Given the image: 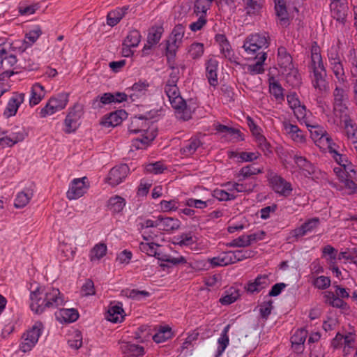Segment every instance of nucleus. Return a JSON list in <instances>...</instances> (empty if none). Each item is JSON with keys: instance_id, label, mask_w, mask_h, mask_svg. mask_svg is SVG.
<instances>
[{"instance_id": "obj_1", "label": "nucleus", "mask_w": 357, "mask_h": 357, "mask_svg": "<svg viewBox=\"0 0 357 357\" xmlns=\"http://www.w3.org/2000/svg\"><path fill=\"white\" fill-rule=\"evenodd\" d=\"M179 69L171 66V72L163 83V90L167 96L172 107L174 109L176 117L183 121H188L192 117V110L181 97L177 83L180 79Z\"/></svg>"}, {"instance_id": "obj_2", "label": "nucleus", "mask_w": 357, "mask_h": 357, "mask_svg": "<svg viewBox=\"0 0 357 357\" xmlns=\"http://www.w3.org/2000/svg\"><path fill=\"white\" fill-rule=\"evenodd\" d=\"M30 308L37 314L47 309L59 308L65 303V298L59 289L38 287L30 294Z\"/></svg>"}, {"instance_id": "obj_3", "label": "nucleus", "mask_w": 357, "mask_h": 357, "mask_svg": "<svg viewBox=\"0 0 357 357\" xmlns=\"http://www.w3.org/2000/svg\"><path fill=\"white\" fill-rule=\"evenodd\" d=\"M311 83L316 93L322 96L329 91V84L326 80V69L324 65L320 47L314 42L311 48V61L309 66Z\"/></svg>"}, {"instance_id": "obj_4", "label": "nucleus", "mask_w": 357, "mask_h": 357, "mask_svg": "<svg viewBox=\"0 0 357 357\" xmlns=\"http://www.w3.org/2000/svg\"><path fill=\"white\" fill-rule=\"evenodd\" d=\"M268 36L266 33H253L248 36L243 43V47L251 59L269 46Z\"/></svg>"}, {"instance_id": "obj_5", "label": "nucleus", "mask_w": 357, "mask_h": 357, "mask_svg": "<svg viewBox=\"0 0 357 357\" xmlns=\"http://www.w3.org/2000/svg\"><path fill=\"white\" fill-rule=\"evenodd\" d=\"M44 329L41 321H36L33 326L22 335L20 350L24 353L31 351L38 341Z\"/></svg>"}, {"instance_id": "obj_6", "label": "nucleus", "mask_w": 357, "mask_h": 357, "mask_svg": "<svg viewBox=\"0 0 357 357\" xmlns=\"http://www.w3.org/2000/svg\"><path fill=\"white\" fill-rule=\"evenodd\" d=\"M69 101V93L62 92L58 93L55 96L51 97L39 112L41 118H45L47 116L54 114V113L63 109L68 105Z\"/></svg>"}, {"instance_id": "obj_7", "label": "nucleus", "mask_w": 357, "mask_h": 357, "mask_svg": "<svg viewBox=\"0 0 357 357\" xmlns=\"http://www.w3.org/2000/svg\"><path fill=\"white\" fill-rule=\"evenodd\" d=\"M266 176L270 187L275 193L284 197L291 195L293 190L291 184L281 176L272 170H268Z\"/></svg>"}, {"instance_id": "obj_8", "label": "nucleus", "mask_w": 357, "mask_h": 357, "mask_svg": "<svg viewBox=\"0 0 357 357\" xmlns=\"http://www.w3.org/2000/svg\"><path fill=\"white\" fill-rule=\"evenodd\" d=\"M84 114V106L79 103H75L70 107L64 120V132L70 134L76 131L79 126V121Z\"/></svg>"}, {"instance_id": "obj_9", "label": "nucleus", "mask_w": 357, "mask_h": 357, "mask_svg": "<svg viewBox=\"0 0 357 357\" xmlns=\"http://www.w3.org/2000/svg\"><path fill=\"white\" fill-rule=\"evenodd\" d=\"M333 96L335 115L337 116L339 114L347 113L348 110L347 103L349 102L347 87H342L336 84L333 92Z\"/></svg>"}, {"instance_id": "obj_10", "label": "nucleus", "mask_w": 357, "mask_h": 357, "mask_svg": "<svg viewBox=\"0 0 357 357\" xmlns=\"http://www.w3.org/2000/svg\"><path fill=\"white\" fill-rule=\"evenodd\" d=\"M319 218H312L306 220L300 227L291 231L287 241L289 243L297 241L300 238L312 232L319 225Z\"/></svg>"}, {"instance_id": "obj_11", "label": "nucleus", "mask_w": 357, "mask_h": 357, "mask_svg": "<svg viewBox=\"0 0 357 357\" xmlns=\"http://www.w3.org/2000/svg\"><path fill=\"white\" fill-rule=\"evenodd\" d=\"M287 101L289 107L292 109L294 116L299 122L306 119L307 116H312V112L307 109L305 105L301 102L295 92L287 95Z\"/></svg>"}, {"instance_id": "obj_12", "label": "nucleus", "mask_w": 357, "mask_h": 357, "mask_svg": "<svg viewBox=\"0 0 357 357\" xmlns=\"http://www.w3.org/2000/svg\"><path fill=\"white\" fill-rule=\"evenodd\" d=\"M89 186V183L86 176L74 178L70 183L66 197L69 200L77 199L87 192Z\"/></svg>"}, {"instance_id": "obj_13", "label": "nucleus", "mask_w": 357, "mask_h": 357, "mask_svg": "<svg viewBox=\"0 0 357 357\" xmlns=\"http://www.w3.org/2000/svg\"><path fill=\"white\" fill-rule=\"evenodd\" d=\"M332 158L339 165V167H334L333 169V172L337 176L342 177L343 175H345L344 172H349L351 176H353V178H355L357 175L355 173V166L349 160L347 155L338 152Z\"/></svg>"}, {"instance_id": "obj_14", "label": "nucleus", "mask_w": 357, "mask_h": 357, "mask_svg": "<svg viewBox=\"0 0 357 357\" xmlns=\"http://www.w3.org/2000/svg\"><path fill=\"white\" fill-rule=\"evenodd\" d=\"M17 63L16 56L8 54L3 47L0 45V63L2 72L0 73V79L10 77L14 74L13 66Z\"/></svg>"}, {"instance_id": "obj_15", "label": "nucleus", "mask_w": 357, "mask_h": 357, "mask_svg": "<svg viewBox=\"0 0 357 357\" xmlns=\"http://www.w3.org/2000/svg\"><path fill=\"white\" fill-rule=\"evenodd\" d=\"M330 9L332 17L335 19L342 28L347 29L346 22L349 11L347 0L330 3Z\"/></svg>"}, {"instance_id": "obj_16", "label": "nucleus", "mask_w": 357, "mask_h": 357, "mask_svg": "<svg viewBox=\"0 0 357 357\" xmlns=\"http://www.w3.org/2000/svg\"><path fill=\"white\" fill-rule=\"evenodd\" d=\"M129 167L126 164H121L112 168L107 178V183L116 186L121 183L128 176Z\"/></svg>"}, {"instance_id": "obj_17", "label": "nucleus", "mask_w": 357, "mask_h": 357, "mask_svg": "<svg viewBox=\"0 0 357 357\" xmlns=\"http://www.w3.org/2000/svg\"><path fill=\"white\" fill-rule=\"evenodd\" d=\"M137 227L145 241H149L152 240L153 238V236L148 234L145 229L149 228H158V215L153 216L151 219L139 217Z\"/></svg>"}, {"instance_id": "obj_18", "label": "nucleus", "mask_w": 357, "mask_h": 357, "mask_svg": "<svg viewBox=\"0 0 357 357\" xmlns=\"http://www.w3.org/2000/svg\"><path fill=\"white\" fill-rule=\"evenodd\" d=\"M341 123L343 124L344 135L348 139H357V124L351 118L350 115L347 113L339 114Z\"/></svg>"}, {"instance_id": "obj_19", "label": "nucleus", "mask_w": 357, "mask_h": 357, "mask_svg": "<svg viewBox=\"0 0 357 357\" xmlns=\"http://www.w3.org/2000/svg\"><path fill=\"white\" fill-rule=\"evenodd\" d=\"M120 350L123 357H142L144 348L142 346L130 342H120Z\"/></svg>"}, {"instance_id": "obj_20", "label": "nucleus", "mask_w": 357, "mask_h": 357, "mask_svg": "<svg viewBox=\"0 0 357 357\" xmlns=\"http://www.w3.org/2000/svg\"><path fill=\"white\" fill-rule=\"evenodd\" d=\"M25 94L24 93H14L9 99L8 105L3 112V115L11 117L16 114L19 107L24 101Z\"/></svg>"}, {"instance_id": "obj_21", "label": "nucleus", "mask_w": 357, "mask_h": 357, "mask_svg": "<svg viewBox=\"0 0 357 357\" xmlns=\"http://www.w3.org/2000/svg\"><path fill=\"white\" fill-rule=\"evenodd\" d=\"M293 159L301 172L305 177L313 176L316 174V167L306 158L296 154L294 155Z\"/></svg>"}, {"instance_id": "obj_22", "label": "nucleus", "mask_w": 357, "mask_h": 357, "mask_svg": "<svg viewBox=\"0 0 357 357\" xmlns=\"http://www.w3.org/2000/svg\"><path fill=\"white\" fill-rule=\"evenodd\" d=\"M202 144V142L198 137L192 136L189 139L183 142L180 149V153L184 157H190L195 154Z\"/></svg>"}, {"instance_id": "obj_23", "label": "nucleus", "mask_w": 357, "mask_h": 357, "mask_svg": "<svg viewBox=\"0 0 357 357\" xmlns=\"http://www.w3.org/2000/svg\"><path fill=\"white\" fill-rule=\"evenodd\" d=\"M181 221L178 218L158 215V229L167 232H172L181 227Z\"/></svg>"}, {"instance_id": "obj_24", "label": "nucleus", "mask_w": 357, "mask_h": 357, "mask_svg": "<svg viewBox=\"0 0 357 357\" xmlns=\"http://www.w3.org/2000/svg\"><path fill=\"white\" fill-rule=\"evenodd\" d=\"M206 76L211 86L215 87L218 84V61L215 58H210L206 62Z\"/></svg>"}, {"instance_id": "obj_25", "label": "nucleus", "mask_w": 357, "mask_h": 357, "mask_svg": "<svg viewBox=\"0 0 357 357\" xmlns=\"http://www.w3.org/2000/svg\"><path fill=\"white\" fill-rule=\"evenodd\" d=\"M282 126L287 134L289 135L293 141L299 144L305 142V135L297 125L292 124L289 121H284Z\"/></svg>"}, {"instance_id": "obj_26", "label": "nucleus", "mask_w": 357, "mask_h": 357, "mask_svg": "<svg viewBox=\"0 0 357 357\" xmlns=\"http://www.w3.org/2000/svg\"><path fill=\"white\" fill-rule=\"evenodd\" d=\"M252 58L257 60L253 64H250L246 66V72L250 75H255L261 74L264 72V63L267 58L266 52H260Z\"/></svg>"}, {"instance_id": "obj_27", "label": "nucleus", "mask_w": 357, "mask_h": 357, "mask_svg": "<svg viewBox=\"0 0 357 357\" xmlns=\"http://www.w3.org/2000/svg\"><path fill=\"white\" fill-rule=\"evenodd\" d=\"M300 123H304L310 132V137L313 141L322 137L327 132L326 130L318 123L313 122L312 116H307L306 119L302 120Z\"/></svg>"}, {"instance_id": "obj_28", "label": "nucleus", "mask_w": 357, "mask_h": 357, "mask_svg": "<svg viewBox=\"0 0 357 357\" xmlns=\"http://www.w3.org/2000/svg\"><path fill=\"white\" fill-rule=\"evenodd\" d=\"M149 121L142 116L135 117L128 127V130L131 133L144 132L150 134L148 131L149 128Z\"/></svg>"}, {"instance_id": "obj_29", "label": "nucleus", "mask_w": 357, "mask_h": 357, "mask_svg": "<svg viewBox=\"0 0 357 357\" xmlns=\"http://www.w3.org/2000/svg\"><path fill=\"white\" fill-rule=\"evenodd\" d=\"M45 96V90L40 83H35L31 89L29 105L33 107L39 104Z\"/></svg>"}, {"instance_id": "obj_30", "label": "nucleus", "mask_w": 357, "mask_h": 357, "mask_svg": "<svg viewBox=\"0 0 357 357\" xmlns=\"http://www.w3.org/2000/svg\"><path fill=\"white\" fill-rule=\"evenodd\" d=\"M355 173L357 174V170L355 169ZM345 175L342 177L337 176L340 181L343 184L344 188L348 191L349 195L357 194V175L355 178L351 177L350 172H344Z\"/></svg>"}, {"instance_id": "obj_31", "label": "nucleus", "mask_w": 357, "mask_h": 357, "mask_svg": "<svg viewBox=\"0 0 357 357\" xmlns=\"http://www.w3.org/2000/svg\"><path fill=\"white\" fill-rule=\"evenodd\" d=\"M278 63L285 72L294 66L292 57L284 47L281 46L278 49Z\"/></svg>"}, {"instance_id": "obj_32", "label": "nucleus", "mask_w": 357, "mask_h": 357, "mask_svg": "<svg viewBox=\"0 0 357 357\" xmlns=\"http://www.w3.org/2000/svg\"><path fill=\"white\" fill-rule=\"evenodd\" d=\"M284 89L278 81L272 77L269 79V92L280 104L284 101Z\"/></svg>"}, {"instance_id": "obj_33", "label": "nucleus", "mask_w": 357, "mask_h": 357, "mask_svg": "<svg viewBox=\"0 0 357 357\" xmlns=\"http://www.w3.org/2000/svg\"><path fill=\"white\" fill-rule=\"evenodd\" d=\"M329 67L339 84H346L347 83V77L342 60L329 63Z\"/></svg>"}, {"instance_id": "obj_34", "label": "nucleus", "mask_w": 357, "mask_h": 357, "mask_svg": "<svg viewBox=\"0 0 357 357\" xmlns=\"http://www.w3.org/2000/svg\"><path fill=\"white\" fill-rule=\"evenodd\" d=\"M149 86V83L146 80H139V82L135 83L130 89L131 91V93L129 94L130 98L132 100H135V98H138L144 96L148 91Z\"/></svg>"}, {"instance_id": "obj_35", "label": "nucleus", "mask_w": 357, "mask_h": 357, "mask_svg": "<svg viewBox=\"0 0 357 357\" xmlns=\"http://www.w3.org/2000/svg\"><path fill=\"white\" fill-rule=\"evenodd\" d=\"M324 302L330 306L336 308L343 309L346 305V303L337 297L335 293L331 291H326L322 293Z\"/></svg>"}, {"instance_id": "obj_36", "label": "nucleus", "mask_w": 357, "mask_h": 357, "mask_svg": "<svg viewBox=\"0 0 357 357\" xmlns=\"http://www.w3.org/2000/svg\"><path fill=\"white\" fill-rule=\"evenodd\" d=\"M55 315L58 320L64 322H74L79 317L77 310L73 308H60L59 310L55 313Z\"/></svg>"}, {"instance_id": "obj_37", "label": "nucleus", "mask_w": 357, "mask_h": 357, "mask_svg": "<svg viewBox=\"0 0 357 357\" xmlns=\"http://www.w3.org/2000/svg\"><path fill=\"white\" fill-rule=\"evenodd\" d=\"M128 8V6H123L121 8H117L108 13L107 16V24L111 26L116 25L126 15Z\"/></svg>"}, {"instance_id": "obj_38", "label": "nucleus", "mask_w": 357, "mask_h": 357, "mask_svg": "<svg viewBox=\"0 0 357 357\" xmlns=\"http://www.w3.org/2000/svg\"><path fill=\"white\" fill-rule=\"evenodd\" d=\"M215 42L219 45L220 52L225 58L231 59L233 56L231 47L224 34H217L215 37Z\"/></svg>"}, {"instance_id": "obj_39", "label": "nucleus", "mask_w": 357, "mask_h": 357, "mask_svg": "<svg viewBox=\"0 0 357 357\" xmlns=\"http://www.w3.org/2000/svg\"><path fill=\"white\" fill-rule=\"evenodd\" d=\"M282 73L285 74V80L291 87H298L301 84V75L298 70L295 68L294 66L288 68L287 72L283 70Z\"/></svg>"}, {"instance_id": "obj_40", "label": "nucleus", "mask_w": 357, "mask_h": 357, "mask_svg": "<svg viewBox=\"0 0 357 357\" xmlns=\"http://www.w3.org/2000/svg\"><path fill=\"white\" fill-rule=\"evenodd\" d=\"M209 262L213 266H225L234 264L231 251L225 252L217 257H213L209 259Z\"/></svg>"}, {"instance_id": "obj_41", "label": "nucleus", "mask_w": 357, "mask_h": 357, "mask_svg": "<svg viewBox=\"0 0 357 357\" xmlns=\"http://www.w3.org/2000/svg\"><path fill=\"white\" fill-rule=\"evenodd\" d=\"M230 324H227L222 330L220 337L218 340V347L215 357H220L225 351L229 343L228 333L230 329Z\"/></svg>"}, {"instance_id": "obj_42", "label": "nucleus", "mask_w": 357, "mask_h": 357, "mask_svg": "<svg viewBox=\"0 0 357 357\" xmlns=\"http://www.w3.org/2000/svg\"><path fill=\"white\" fill-rule=\"evenodd\" d=\"M126 205L125 199L118 195L112 197L107 202V209L112 213H119L121 212Z\"/></svg>"}, {"instance_id": "obj_43", "label": "nucleus", "mask_w": 357, "mask_h": 357, "mask_svg": "<svg viewBox=\"0 0 357 357\" xmlns=\"http://www.w3.org/2000/svg\"><path fill=\"white\" fill-rule=\"evenodd\" d=\"M246 13L249 15H256L261 10L264 0H242Z\"/></svg>"}, {"instance_id": "obj_44", "label": "nucleus", "mask_w": 357, "mask_h": 357, "mask_svg": "<svg viewBox=\"0 0 357 357\" xmlns=\"http://www.w3.org/2000/svg\"><path fill=\"white\" fill-rule=\"evenodd\" d=\"M180 46L181 44L175 43H174V40L170 39H168L166 42L165 55L170 68L171 66H174L176 52Z\"/></svg>"}, {"instance_id": "obj_45", "label": "nucleus", "mask_w": 357, "mask_h": 357, "mask_svg": "<svg viewBox=\"0 0 357 357\" xmlns=\"http://www.w3.org/2000/svg\"><path fill=\"white\" fill-rule=\"evenodd\" d=\"M173 335L171 327L169 326H160L158 332L153 336V340L156 343H162L171 339Z\"/></svg>"}, {"instance_id": "obj_46", "label": "nucleus", "mask_w": 357, "mask_h": 357, "mask_svg": "<svg viewBox=\"0 0 357 357\" xmlns=\"http://www.w3.org/2000/svg\"><path fill=\"white\" fill-rule=\"evenodd\" d=\"M156 135L151 132L150 134H143L141 138H136L132 141V146L136 149H146L155 138Z\"/></svg>"}, {"instance_id": "obj_47", "label": "nucleus", "mask_w": 357, "mask_h": 357, "mask_svg": "<svg viewBox=\"0 0 357 357\" xmlns=\"http://www.w3.org/2000/svg\"><path fill=\"white\" fill-rule=\"evenodd\" d=\"M262 172V169L255 167L252 165H249L242 167L239 170L237 174V178H238V181H243L252 176L257 175Z\"/></svg>"}, {"instance_id": "obj_48", "label": "nucleus", "mask_w": 357, "mask_h": 357, "mask_svg": "<svg viewBox=\"0 0 357 357\" xmlns=\"http://www.w3.org/2000/svg\"><path fill=\"white\" fill-rule=\"evenodd\" d=\"M32 197L33 192L30 190L18 192L15 199L14 206L16 208H24L29 203Z\"/></svg>"}, {"instance_id": "obj_49", "label": "nucleus", "mask_w": 357, "mask_h": 357, "mask_svg": "<svg viewBox=\"0 0 357 357\" xmlns=\"http://www.w3.org/2000/svg\"><path fill=\"white\" fill-rule=\"evenodd\" d=\"M107 248L106 244L99 243L96 244L91 250L89 253V258L91 261H99L104 256L106 255Z\"/></svg>"}, {"instance_id": "obj_50", "label": "nucleus", "mask_w": 357, "mask_h": 357, "mask_svg": "<svg viewBox=\"0 0 357 357\" xmlns=\"http://www.w3.org/2000/svg\"><path fill=\"white\" fill-rule=\"evenodd\" d=\"M123 313L124 310L121 306L113 305L108 310L107 319L113 323L121 322L124 317Z\"/></svg>"}, {"instance_id": "obj_51", "label": "nucleus", "mask_w": 357, "mask_h": 357, "mask_svg": "<svg viewBox=\"0 0 357 357\" xmlns=\"http://www.w3.org/2000/svg\"><path fill=\"white\" fill-rule=\"evenodd\" d=\"M204 52L203 43L195 42L188 48V55L192 59H198L202 56Z\"/></svg>"}, {"instance_id": "obj_52", "label": "nucleus", "mask_w": 357, "mask_h": 357, "mask_svg": "<svg viewBox=\"0 0 357 357\" xmlns=\"http://www.w3.org/2000/svg\"><path fill=\"white\" fill-rule=\"evenodd\" d=\"M163 31L161 26H153L149 32L147 43L151 45H156L160 41Z\"/></svg>"}, {"instance_id": "obj_53", "label": "nucleus", "mask_w": 357, "mask_h": 357, "mask_svg": "<svg viewBox=\"0 0 357 357\" xmlns=\"http://www.w3.org/2000/svg\"><path fill=\"white\" fill-rule=\"evenodd\" d=\"M219 10L224 14L231 15L235 13L236 4L235 0H220L218 3Z\"/></svg>"}, {"instance_id": "obj_54", "label": "nucleus", "mask_w": 357, "mask_h": 357, "mask_svg": "<svg viewBox=\"0 0 357 357\" xmlns=\"http://www.w3.org/2000/svg\"><path fill=\"white\" fill-rule=\"evenodd\" d=\"M140 40L141 34L139 31L137 29H133L129 31L123 43L124 45L135 47L138 46Z\"/></svg>"}, {"instance_id": "obj_55", "label": "nucleus", "mask_w": 357, "mask_h": 357, "mask_svg": "<svg viewBox=\"0 0 357 357\" xmlns=\"http://www.w3.org/2000/svg\"><path fill=\"white\" fill-rule=\"evenodd\" d=\"M185 34V26L178 24L173 29L169 39L174 40L175 43L182 44L183 38Z\"/></svg>"}, {"instance_id": "obj_56", "label": "nucleus", "mask_w": 357, "mask_h": 357, "mask_svg": "<svg viewBox=\"0 0 357 357\" xmlns=\"http://www.w3.org/2000/svg\"><path fill=\"white\" fill-rule=\"evenodd\" d=\"M341 46V42L340 40H337V43L335 45H332L327 51V57L328 63H333L342 60L341 55L340 54V49Z\"/></svg>"}, {"instance_id": "obj_57", "label": "nucleus", "mask_w": 357, "mask_h": 357, "mask_svg": "<svg viewBox=\"0 0 357 357\" xmlns=\"http://www.w3.org/2000/svg\"><path fill=\"white\" fill-rule=\"evenodd\" d=\"M160 208L163 212L176 211L180 206V203L177 199L170 200H162L159 204Z\"/></svg>"}, {"instance_id": "obj_58", "label": "nucleus", "mask_w": 357, "mask_h": 357, "mask_svg": "<svg viewBox=\"0 0 357 357\" xmlns=\"http://www.w3.org/2000/svg\"><path fill=\"white\" fill-rule=\"evenodd\" d=\"M276 15L279 19L280 24L286 26L289 24V13L286 5L275 6Z\"/></svg>"}, {"instance_id": "obj_59", "label": "nucleus", "mask_w": 357, "mask_h": 357, "mask_svg": "<svg viewBox=\"0 0 357 357\" xmlns=\"http://www.w3.org/2000/svg\"><path fill=\"white\" fill-rule=\"evenodd\" d=\"M255 141L259 149H260L266 155L272 153L271 145L263 135L259 134L255 137Z\"/></svg>"}, {"instance_id": "obj_60", "label": "nucleus", "mask_w": 357, "mask_h": 357, "mask_svg": "<svg viewBox=\"0 0 357 357\" xmlns=\"http://www.w3.org/2000/svg\"><path fill=\"white\" fill-rule=\"evenodd\" d=\"M68 344L70 347L74 349H78L82 345V335L78 331H74V333L70 335L68 340Z\"/></svg>"}, {"instance_id": "obj_61", "label": "nucleus", "mask_w": 357, "mask_h": 357, "mask_svg": "<svg viewBox=\"0 0 357 357\" xmlns=\"http://www.w3.org/2000/svg\"><path fill=\"white\" fill-rule=\"evenodd\" d=\"M159 247V245L156 243H144L142 242L139 243V250L142 252L146 253L149 256H154L157 255L158 251L157 248Z\"/></svg>"}, {"instance_id": "obj_62", "label": "nucleus", "mask_w": 357, "mask_h": 357, "mask_svg": "<svg viewBox=\"0 0 357 357\" xmlns=\"http://www.w3.org/2000/svg\"><path fill=\"white\" fill-rule=\"evenodd\" d=\"M250 245L248 235H241L227 243V246L232 248H245Z\"/></svg>"}, {"instance_id": "obj_63", "label": "nucleus", "mask_w": 357, "mask_h": 357, "mask_svg": "<svg viewBox=\"0 0 357 357\" xmlns=\"http://www.w3.org/2000/svg\"><path fill=\"white\" fill-rule=\"evenodd\" d=\"M351 58L349 59L350 63L351 76L355 78L354 82H357V54L355 49L349 51Z\"/></svg>"}, {"instance_id": "obj_64", "label": "nucleus", "mask_w": 357, "mask_h": 357, "mask_svg": "<svg viewBox=\"0 0 357 357\" xmlns=\"http://www.w3.org/2000/svg\"><path fill=\"white\" fill-rule=\"evenodd\" d=\"M178 244L180 245L189 246L196 243L197 238L190 232L183 233L178 236Z\"/></svg>"}]
</instances>
